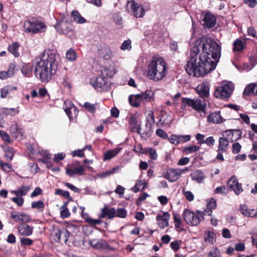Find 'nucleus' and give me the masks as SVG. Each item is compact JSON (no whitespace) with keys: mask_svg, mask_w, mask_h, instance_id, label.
Returning a JSON list of instances; mask_svg holds the SVG:
<instances>
[{"mask_svg":"<svg viewBox=\"0 0 257 257\" xmlns=\"http://www.w3.org/2000/svg\"><path fill=\"white\" fill-rule=\"evenodd\" d=\"M220 55L221 46L215 41L207 38L199 39L191 49L186 71L190 75L203 76L215 69Z\"/></svg>","mask_w":257,"mask_h":257,"instance_id":"obj_1","label":"nucleus"},{"mask_svg":"<svg viewBox=\"0 0 257 257\" xmlns=\"http://www.w3.org/2000/svg\"><path fill=\"white\" fill-rule=\"evenodd\" d=\"M35 73L42 82H48L58 68L59 55L52 50H45L38 57Z\"/></svg>","mask_w":257,"mask_h":257,"instance_id":"obj_2","label":"nucleus"},{"mask_svg":"<svg viewBox=\"0 0 257 257\" xmlns=\"http://www.w3.org/2000/svg\"><path fill=\"white\" fill-rule=\"evenodd\" d=\"M167 70L168 67L162 58L153 57L148 66V77L155 81L161 80L166 75Z\"/></svg>","mask_w":257,"mask_h":257,"instance_id":"obj_3","label":"nucleus"},{"mask_svg":"<svg viewBox=\"0 0 257 257\" xmlns=\"http://www.w3.org/2000/svg\"><path fill=\"white\" fill-rule=\"evenodd\" d=\"M24 28L25 32L36 34L44 32L46 26L39 20L31 19L24 22Z\"/></svg>","mask_w":257,"mask_h":257,"instance_id":"obj_4","label":"nucleus"},{"mask_svg":"<svg viewBox=\"0 0 257 257\" xmlns=\"http://www.w3.org/2000/svg\"><path fill=\"white\" fill-rule=\"evenodd\" d=\"M181 108L184 109L187 106L191 107L198 112H204L206 108V103L204 100L200 99H191L182 98Z\"/></svg>","mask_w":257,"mask_h":257,"instance_id":"obj_5","label":"nucleus"},{"mask_svg":"<svg viewBox=\"0 0 257 257\" xmlns=\"http://www.w3.org/2000/svg\"><path fill=\"white\" fill-rule=\"evenodd\" d=\"M233 89V84L231 82H226L216 89L214 95L216 98L224 100L230 97Z\"/></svg>","mask_w":257,"mask_h":257,"instance_id":"obj_6","label":"nucleus"},{"mask_svg":"<svg viewBox=\"0 0 257 257\" xmlns=\"http://www.w3.org/2000/svg\"><path fill=\"white\" fill-rule=\"evenodd\" d=\"M183 216L184 220L187 224L194 226L197 225L201 221L204 220L203 212L200 211H197V214H195L188 209H185Z\"/></svg>","mask_w":257,"mask_h":257,"instance_id":"obj_7","label":"nucleus"},{"mask_svg":"<svg viewBox=\"0 0 257 257\" xmlns=\"http://www.w3.org/2000/svg\"><path fill=\"white\" fill-rule=\"evenodd\" d=\"M126 8L128 12L132 13L136 18H142L145 14L144 8L135 0H127Z\"/></svg>","mask_w":257,"mask_h":257,"instance_id":"obj_8","label":"nucleus"},{"mask_svg":"<svg viewBox=\"0 0 257 257\" xmlns=\"http://www.w3.org/2000/svg\"><path fill=\"white\" fill-rule=\"evenodd\" d=\"M189 169L186 168L184 169H171L169 170L165 174L164 177L170 182H175L179 178L181 174L188 172Z\"/></svg>","mask_w":257,"mask_h":257,"instance_id":"obj_9","label":"nucleus"},{"mask_svg":"<svg viewBox=\"0 0 257 257\" xmlns=\"http://www.w3.org/2000/svg\"><path fill=\"white\" fill-rule=\"evenodd\" d=\"M107 80V77L99 76L96 78H91L90 83L95 89L101 91L105 88Z\"/></svg>","mask_w":257,"mask_h":257,"instance_id":"obj_10","label":"nucleus"},{"mask_svg":"<svg viewBox=\"0 0 257 257\" xmlns=\"http://www.w3.org/2000/svg\"><path fill=\"white\" fill-rule=\"evenodd\" d=\"M203 18L202 19L203 25L207 28L214 27L216 22V17L210 12L203 13Z\"/></svg>","mask_w":257,"mask_h":257,"instance_id":"obj_11","label":"nucleus"},{"mask_svg":"<svg viewBox=\"0 0 257 257\" xmlns=\"http://www.w3.org/2000/svg\"><path fill=\"white\" fill-rule=\"evenodd\" d=\"M228 187L232 189L236 195L239 194L243 191L241 184L238 182L236 177L233 176L228 180L227 183Z\"/></svg>","mask_w":257,"mask_h":257,"instance_id":"obj_12","label":"nucleus"},{"mask_svg":"<svg viewBox=\"0 0 257 257\" xmlns=\"http://www.w3.org/2000/svg\"><path fill=\"white\" fill-rule=\"evenodd\" d=\"M115 212V208L106 205L101 209L98 217L99 218L107 217L108 219H111L114 217Z\"/></svg>","mask_w":257,"mask_h":257,"instance_id":"obj_13","label":"nucleus"},{"mask_svg":"<svg viewBox=\"0 0 257 257\" xmlns=\"http://www.w3.org/2000/svg\"><path fill=\"white\" fill-rule=\"evenodd\" d=\"M17 229L19 234L23 236H30L33 232V227L26 223L19 224Z\"/></svg>","mask_w":257,"mask_h":257,"instance_id":"obj_14","label":"nucleus"},{"mask_svg":"<svg viewBox=\"0 0 257 257\" xmlns=\"http://www.w3.org/2000/svg\"><path fill=\"white\" fill-rule=\"evenodd\" d=\"M63 108L70 119H72L73 117L72 111H73V113L75 115H76L78 111L77 108L69 100L65 101Z\"/></svg>","mask_w":257,"mask_h":257,"instance_id":"obj_15","label":"nucleus"},{"mask_svg":"<svg viewBox=\"0 0 257 257\" xmlns=\"http://www.w3.org/2000/svg\"><path fill=\"white\" fill-rule=\"evenodd\" d=\"M170 218V215L167 212H164L162 215H158L156 216V220L158 221L159 226L162 229L168 226Z\"/></svg>","mask_w":257,"mask_h":257,"instance_id":"obj_16","label":"nucleus"},{"mask_svg":"<svg viewBox=\"0 0 257 257\" xmlns=\"http://www.w3.org/2000/svg\"><path fill=\"white\" fill-rule=\"evenodd\" d=\"M199 95L202 98H206L209 96V84L207 82H203L199 84L196 88Z\"/></svg>","mask_w":257,"mask_h":257,"instance_id":"obj_17","label":"nucleus"},{"mask_svg":"<svg viewBox=\"0 0 257 257\" xmlns=\"http://www.w3.org/2000/svg\"><path fill=\"white\" fill-rule=\"evenodd\" d=\"M207 121L209 122L217 124L222 123L223 121V118L220 115V111H214L210 113L207 116Z\"/></svg>","mask_w":257,"mask_h":257,"instance_id":"obj_18","label":"nucleus"},{"mask_svg":"<svg viewBox=\"0 0 257 257\" xmlns=\"http://www.w3.org/2000/svg\"><path fill=\"white\" fill-rule=\"evenodd\" d=\"M10 131L13 137L16 139H23V130L20 128L18 124H15L12 125L10 128Z\"/></svg>","mask_w":257,"mask_h":257,"instance_id":"obj_19","label":"nucleus"},{"mask_svg":"<svg viewBox=\"0 0 257 257\" xmlns=\"http://www.w3.org/2000/svg\"><path fill=\"white\" fill-rule=\"evenodd\" d=\"M192 180L198 183H202L205 179V176L203 172L200 170H197L191 174Z\"/></svg>","mask_w":257,"mask_h":257,"instance_id":"obj_20","label":"nucleus"},{"mask_svg":"<svg viewBox=\"0 0 257 257\" xmlns=\"http://www.w3.org/2000/svg\"><path fill=\"white\" fill-rule=\"evenodd\" d=\"M240 211L242 214L247 217H253L257 216V210L254 209H248L247 206L242 204L240 206Z\"/></svg>","mask_w":257,"mask_h":257,"instance_id":"obj_21","label":"nucleus"},{"mask_svg":"<svg viewBox=\"0 0 257 257\" xmlns=\"http://www.w3.org/2000/svg\"><path fill=\"white\" fill-rule=\"evenodd\" d=\"M243 94L246 96L257 95V83H252L247 85L243 91Z\"/></svg>","mask_w":257,"mask_h":257,"instance_id":"obj_22","label":"nucleus"},{"mask_svg":"<svg viewBox=\"0 0 257 257\" xmlns=\"http://www.w3.org/2000/svg\"><path fill=\"white\" fill-rule=\"evenodd\" d=\"M139 95L141 97L140 98L142 101L144 102L151 101L152 100L154 99V92L151 90H147L139 94Z\"/></svg>","mask_w":257,"mask_h":257,"instance_id":"obj_23","label":"nucleus"},{"mask_svg":"<svg viewBox=\"0 0 257 257\" xmlns=\"http://www.w3.org/2000/svg\"><path fill=\"white\" fill-rule=\"evenodd\" d=\"M219 146L218 151L222 153L225 152L229 145V141L225 138H220L218 140Z\"/></svg>","mask_w":257,"mask_h":257,"instance_id":"obj_24","label":"nucleus"},{"mask_svg":"<svg viewBox=\"0 0 257 257\" xmlns=\"http://www.w3.org/2000/svg\"><path fill=\"white\" fill-rule=\"evenodd\" d=\"M244 45L245 44L241 40L239 39H236L233 43V52H240L242 51L244 49Z\"/></svg>","mask_w":257,"mask_h":257,"instance_id":"obj_25","label":"nucleus"},{"mask_svg":"<svg viewBox=\"0 0 257 257\" xmlns=\"http://www.w3.org/2000/svg\"><path fill=\"white\" fill-rule=\"evenodd\" d=\"M140 98L139 94L130 95L128 98V100L131 105L136 107H139L142 102Z\"/></svg>","mask_w":257,"mask_h":257,"instance_id":"obj_26","label":"nucleus"},{"mask_svg":"<svg viewBox=\"0 0 257 257\" xmlns=\"http://www.w3.org/2000/svg\"><path fill=\"white\" fill-rule=\"evenodd\" d=\"M30 190V187L28 186H22L21 187L18 188L17 190H13L12 193L15 194L18 196H22L26 195Z\"/></svg>","mask_w":257,"mask_h":257,"instance_id":"obj_27","label":"nucleus"},{"mask_svg":"<svg viewBox=\"0 0 257 257\" xmlns=\"http://www.w3.org/2000/svg\"><path fill=\"white\" fill-rule=\"evenodd\" d=\"M28 216L26 213H19V212H12L11 218L16 222L23 221L26 219Z\"/></svg>","mask_w":257,"mask_h":257,"instance_id":"obj_28","label":"nucleus"},{"mask_svg":"<svg viewBox=\"0 0 257 257\" xmlns=\"http://www.w3.org/2000/svg\"><path fill=\"white\" fill-rule=\"evenodd\" d=\"M19 47L20 44L18 42H14L11 45H9L8 48L9 51L15 57H18L20 55L19 52L18 51Z\"/></svg>","mask_w":257,"mask_h":257,"instance_id":"obj_29","label":"nucleus"},{"mask_svg":"<svg viewBox=\"0 0 257 257\" xmlns=\"http://www.w3.org/2000/svg\"><path fill=\"white\" fill-rule=\"evenodd\" d=\"M72 16L73 21L77 23L84 24L86 22V20L83 18L77 11H73Z\"/></svg>","mask_w":257,"mask_h":257,"instance_id":"obj_30","label":"nucleus"},{"mask_svg":"<svg viewBox=\"0 0 257 257\" xmlns=\"http://www.w3.org/2000/svg\"><path fill=\"white\" fill-rule=\"evenodd\" d=\"M119 151L120 149H116L106 152L104 155L103 160L104 161L110 160L111 158L116 156Z\"/></svg>","mask_w":257,"mask_h":257,"instance_id":"obj_31","label":"nucleus"},{"mask_svg":"<svg viewBox=\"0 0 257 257\" xmlns=\"http://www.w3.org/2000/svg\"><path fill=\"white\" fill-rule=\"evenodd\" d=\"M204 238L205 241L212 243L215 240V234L211 231H207L204 233Z\"/></svg>","mask_w":257,"mask_h":257,"instance_id":"obj_32","label":"nucleus"},{"mask_svg":"<svg viewBox=\"0 0 257 257\" xmlns=\"http://www.w3.org/2000/svg\"><path fill=\"white\" fill-rule=\"evenodd\" d=\"M5 158L8 162H10L13 159L14 156V151L12 148H7L5 150Z\"/></svg>","mask_w":257,"mask_h":257,"instance_id":"obj_33","label":"nucleus"},{"mask_svg":"<svg viewBox=\"0 0 257 257\" xmlns=\"http://www.w3.org/2000/svg\"><path fill=\"white\" fill-rule=\"evenodd\" d=\"M148 115L150 117L151 122H150L149 120H148V122L146 123V125L148 128V131L147 132H146V134H147V133L150 134L152 132L151 130L153 124L155 122V116H154V115L153 112H151L150 113H149Z\"/></svg>","mask_w":257,"mask_h":257,"instance_id":"obj_34","label":"nucleus"},{"mask_svg":"<svg viewBox=\"0 0 257 257\" xmlns=\"http://www.w3.org/2000/svg\"><path fill=\"white\" fill-rule=\"evenodd\" d=\"M66 57L69 61H75L77 58L76 52L74 50L71 48L67 51Z\"/></svg>","mask_w":257,"mask_h":257,"instance_id":"obj_35","label":"nucleus"},{"mask_svg":"<svg viewBox=\"0 0 257 257\" xmlns=\"http://www.w3.org/2000/svg\"><path fill=\"white\" fill-rule=\"evenodd\" d=\"M61 233H62V228H54L53 229L52 232V234L53 236H54V239L55 240V241L60 242Z\"/></svg>","mask_w":257,"mask_h":257,"instance_id":"obj_36","label":"nucleus"},{"mask_svg":"<svg viewBox=\"0 0 257 257\" xmlns=\"http://www.w3.org/2000/svg\"><path fill=\"white\" fill-rule=\"evenodd\" d=\"M115 73V71H114V69H112L111 68H106V67H105L102 71H101V73H102V76H107V77H111L112 76H113V75L114 74V73Z\"/></svg>","mask_w":257,"mask_h":257,"instance_id":"obj_37","label":"nucleus"},{"mask_svg":"<svg viewBox=\"0 0 257 257\" xmlns=\"http://www.w3.org/2000/svg\"><path fill=\"white\" fill-rule=\"evenodd\" d=\"M115 215L114 217L115 216L119 217V218H125L127 214V211L124 208H119L116 210L115 209Z\"/></svg>","mask_w":257,"mask_h":257,"instance_id":"obj_38","label":"nucleus"},{"mask_svg":"<svg viewBox=\"0 0 257 257\" xmlns=\"http://www.w3.org/2000/svg\"><path fill=\"white\" fill-rule=\"evenodd\" d=\"M145 153L148 154L149 157L152 160H156L157 158L158 155L157 154V152L155 149L152 148H149L145 149Z\"/></svg>","mask_w":257,"mask_h":257,"instance_id":"obj_39","label":"nucleus"},{"mask_svg":"<svg viewBox=\"0 0 257 257\" xmlns=\"http://www.w3.org/2000/svg\"><path fill=\"white\" fill-rule=\"evenodd\" d=\"M200 149V147L197 146H189L184 148V151L186 154L196 152Z\"/></svg>","mask_w":257,"mask_h":257,"instance_id":"obj_40","label":"nucleus"},{"mask_svg":"<svg viewBox=\"0 0 257 257\" xmlns=\"http://www.w3.org/2000/svg\"><path fill=\"white\" fill-rule=\"evenodd\" d=\"M226 132L229 133L228 135L231 134L232 137L235 136L234 139H231V142H233L234 140H237L241 137V132L239 130H235L234 132H232V131H227Z\"/></svg>","mask_w":257,"mask_h":257,"instance_id":"obj_41","label":"nucleus"},{"mask_svg":"<svg viewBox=\"0 0 257 257\" xmlns=\"http://www.w3.org/2000/svg\"><path fill=\"white\" fill-rule=\"evenodd\" d=\"M69 236V232L68 230L64 228H62V233H61V236L60 238V242H64L66 243L68 240Z\"/></svg>","mask_w":257,"mask_h":257,"instance_id":"obj_42","label":"nucleus"},{"mask_svg":"<svg viewBox=\"0 0 257 257\" xmlns=\"http://www.w3.org/2000/svg\"><path fill=\"white\" fill-rule=\"evenodd\" d=\"M20 242L22 246H30L33 243V240L29 238L22 237L20 238Z\"/></svg>","mask_w":257,"mask_h":257,"instance_id":"obj_43","label":"nucleus"},{"mask_svg":"<svg viewBox=\"0 0 257 257\" xmlns=\"http://www.w3.org/2000/svg\"><path fill=\"white\" fill-rule=\"evenodd\" d=\"M31 207L33 208L41 209L43 210L45 207L44 203L42 201H34L32 203Z\"/></svg>","mask_w":257,"mask_h":257,"instance_id":"obj_44","label":"nucleus"},{"mask_svg":"<svg viewBox=\"0 0 257 257\" xmlns=\"http://www.w3.org/2000/svg\"><path fill=\"white\" fill-rule=\"evenodd\" d=\"M17 70L16 69V65L15 63H11L10 64L9 67L7 70V73H9L11 77L13 76L15 72Z\"/></svg>","mask_w":257,"mask_h":257,"instance_id":"obj_45","label":"nucleus"},{"mask_svg":"<svg viewBox=\"0 0 257 257\" xmlns=\"http://www.w3.org/2000/svg\"><path fill=\"white\" fill-rule=\"evenodd\" d=\"M173 219L175 222V226L176 228H179L181 226V220L180 216L178 214L173 213Z\"/></svg>","mask_w":257,"mask_h":257,"instance_id":"obj_46","label":"nucleus"},{"mask_svg":"<svg viewBox=\"0 0 257 257\" xmlns=\"http://www.w3.org/2000/svg\"><path fill=\"white\" fill-rule=\"evenodd\" d=\"M109 248L107 242L103 239H99L97 249H107Z\"/></svg>","mask_w":257,"mask_h":257,"instance_id":"obj_47","label":"nucleus"},{"mask_svg":"<svg viewBox=\"0 0 257 257\" xmlns=\"http://www.w3.org/2000/svg\"><path fill=\"white\" fill-rule=\"evenodd\" d=\"M128 123L129 125H139L137 115L135 114L132 115L128 119Z\"/></svg>","mask_w":257,"mask_h":257,"instance_id":"obj_48","label":"nucleus"},{"mask_svg":"<svg viewBox=\"0 0 257 257\" xmlns=\"http://www.w3.org/2000/svg\"><path fill=\"white\" fill-rule=\"evenodd\" d=\"M169 142L174 145H178L180 143L179 136L176 135H172L169 139Z\"/></svg>","mask_w":257,"mask_h":257,"instance_id":"obj_49","label":"nucleus"},{"mask_svg":"<svg viewBox=\"0 0 257 257\" xmlns=\"http://www.w3.org/2000/svg\"><path fill=\"white\" fill-rule=\"evenodd\" d=\"M131 48H132L131 41L130 40H127L124 41L122 43V44L120 47V49L122 50H130V49H131Z\"/></svg>","mask_w":257,"mask_h":257,"instance_id":"obj_50","label":"nucleus"},{"mask_svg":"<svg viewBox=\"0 0 257 257\" xmlns=\"http://www.w3.org/2000/svg\"><path fill=\"white\" fill-rule=\"evenodd\" d=\"M183 193L188 201H192L194 200V196L191 191L183 189Z\"/></svg>","mask_w":257,"mask_h":257,"instance_id":"obj_51","label":"nucleus"},{"mask_svg":"<svg viewBox=\"0 0 257 257\" xmlns=\"http://www.w3.org/2000/svg\"><path fill=\"white\" fill-rule=\"evenodd\" d=\"M84 107L91 113H94L96 110L95 105L89 102H85Z\"/></svg>","mask_w":257,"mask_h":257,"instance_id":"obj_52","label":"nucleus"},{"mask_svg":"<svg viewBox=\"0 0 257 257\" xmlns=\"http://www.w3.org/2000/svg\"><path fill=\"white\" fill-rule=\"evenodd\" d=\"M208 257H221L220 252L217 248H214L209 252Z\"/></svg>","mask_w":257,"mask_h":257,"instance_id":"obj_53","label":"nucleus"},{"mask_svg":"<svg viewBox=\"0 0 257 257\" xmlns=\"http://www.w3.org/2000/svg\"><path fill=\"white\" fill-rule=\"evenodd\" d=\"M181 240H175L170 243L171 248L174 251H177L180 248V245L181 244Z\"/></svg>","mask_w":257,"mask_h":257,"instance_id":"obj_54","label":"nucleus"},{"mask_svg":"<svg viewBox=\"0 0 257 257\" xmlns=\"http://www.w3.org/2000/svg\"><path fill=\"white\" fill-rule=\"evenodd\" d=\"M241 146L239 143L235 142L232 144V153L236 154L238 153L241 150Z\"/></svg>","mask_w":257,"mask_h":257,"instance_id":"obj_55","label":"nucleus"},{"mask_svg":"<svg viewBox=\"0 0 257 257\" xmlns=\"http://www.w3.org/2000/svg\"><path fill=\"white\" fill-rule=\"evenodd\" d=\"M12 88L8 86L4 87L1 91V97L2 98L6 97L10 90H12Z\"/></svg>","mask_w":257,"mask_h":257,"instance_id":"obj_56","label":"nucleus"},{"mask_svg":"<svg viewBox=\"0 0 257 257\" xmlns=\"http://www.w3.org/2000/svg\"><path fill=\"white\" fill-rule=\"evenodd\" d=\"M12 200L19 206H22L24 202V199L21 196L13 197Z\"/></svg>","mask_w":257,"mask_h":257,"instance_id":"obj_57","label":"nucleus"},{"mask_svg":"<svg viewBox=\"0 0 257 257\" xmlns=\"http://www.w3.org/2000/svg\"><path fill=\"white\" fill-rule=\"evenodd\" d=\"M156 134L157 136L163 139H166L168 138V135L163 130L158 128L156 130Z\"/></svg>","mask_w":257,"mask_h":257,"instance_id":"obj_58","label":"nucleus"},{"mask_svg":"<svg viewBox=\"0 0 257 257\" xmlns=\"http://www.w3.org/2000/svg\"><path fill=\"white\" fill-rule=\"evenodd\" d=\"M227 189L226 188L225 186H220L217 187L214 190V193L226 194L227 193Z\"/></svg>","mask_w":257,"mask_h":257,"instance_id":"obj_59","label":"nucleus"},{"mask_svg":"<svg viewBox=\"0 0 257 257\" xmlns=\"http://www.w3.org/2000/svg\"><path fill=\"white\" fill-rule=\"evenodd\" d=\"M87 222L92 225H98L101 223V220L99 219H94L92 218L89 217L86 219Z\"/></svg>","mask_w":257,"mask_h":257,"instance_id":"obj_60","label":"nucleus"},{"mask_svg":"<svg viewBox=\"0 0 257 257\" xmlns=\"http://www.w3.org/2000/svg\"><path fill=\"white\" fill-rule=\"evenodd\" d=\"M0 165L5 171L9 172L12 169L11 165L9 163H4L1 161L0 162Z\"/></svg>","mask_w":257,"mask_h":257,"instance_id":"obj_61","label":"nucleus"},{"mask_svg":"<svg viewBox=\"0 0 257 257\" xmlns=\"http://www.w3.org/2000/svg\"><path fill=\"white\" fill-rule=\"evenodd\" d=\"M195 138L198 141V144L202 145L203 144H204V138L205 136L204 135L198 133L196 134L195 136Z\"/></svg>","mask_w":257,"mask_h":257,"instance_id":"obj_62","label":"nucleus"},{"mask_svg":"<svg viewBox=\"0 0 257 257\" xmlns=\"http://www.w3.org/2000/svg\"><path fill=\"white\" fill-rule=\"evenodd\" d=\"M66 156V155L65 153H58L57 154H55L54 158L53 159L54 161L55 162H59V161L63 160Z\"/></svg>","mask_w":257,"mask_h":257,"instance_id":"obj_63","label":"nucleus"},{"mask_svg":"<svg viewBox=\"0 0 257 257\" xmlns=\"http://www.w3.org/2000/svg\"><path fill=\"white\" fill-rule=\"evenodd\" d=\"M244 3L249 8H253L257 5L256 0H243Z\"/></svg>","mask_w":257,"mask_h":257,"instance_id":"obj_64","label":"nucleus"}]
</instances>
